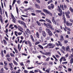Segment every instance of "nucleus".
Instances as JSON below:
<instances>
[{
  "label": "nucleus",
  "mask_w": 73,
  "mask_h": 73,
  "mask_svg": "<svg viewBox=\"0 0 73 73\" xmlns=\"http://www.w3.org/2000/svg\"><path fill=\"white\" fill-rule=\"evenodd\" d=\"M45 31L46 32L48 33L49 36H52L53 35V33L52 32V31L49 29H45Z\"/></svg>",
  "instance_id": "f257e3e1"
},
{
  "label": "nucleus",
  "mask_w": 73,
  "mask_h": 73,
  "mask_svg": "<svg viewBox=\"0 0 73 73\" xmlns=\"http://www.w3.org/2000/svg\"><path fill=\"white\" fill-rule=\"evenodd\" d=\"M47 46L48 47H49V46H51L48 48L49 49H50V48H53L55 46V44H53L52 43H48L47 44Z\"/></svg>",
  "instance_id": "f03ea898"
},
{
  "label": "nucleus",
  "mask_w": 73,
  "mask_h": 73,
  "mask_svg": "<svg viewBox=\"0 0 73 73\" xmlns=\"http://www.w3.org/2000/svg\"><path fill=\"white\" fill-rule=\"evenodd\" d=\"M17 33L18 35H21L22 34V33H18L17 31H15V35L17 36V37L18 36L17 35Z\"/></svg>",
  "instance_id": "7ed1b4c3"
},
{
  "label": "nucleus",
  "mask_w": 73,
  "mask_h": 73,
  "mask_svg": "<svg viewBox=\"0 0 73 73\" xmlns=\"http://www.w3.org/2000/svg\"><path fill=\"white\" fill-rule=\"evenodd\" d=\"M66 24L67 26H72V23H69L68 22H66Z\"/></svg>",
  "instance_id": "20e7f679"
},
{
  "label": "nucleus",
  "mask_w": 73,
  "mask_h": 73,
  "mask_svg": "<svg viewBox=\"0 0 73 73\" xmlns=\"http://www.w3.org/2000/svg\"><path fill=\"white\" fill-rule=\"evenodd\" d=\"M43 11L44 12H45V13H47V14L49 13V11H48L47 10L44 9H43Z\"/></svg>",
  "instance_id": "39448f33"
},
{
  "label": "nucleus",
  "mask_w": 73,
  "mask_h": 73,
  "mask_svg": "<svg viewBox=\"0 0 73 73\" xmlns=\"http://www.w3.org/2000/svg\"><path fill=\"white\" fill-rule=\"evenodd\" d=\"M60 41H63V40H64V36H62V35H61L60 36Z\"/></svg>",
  "instance_id": "423d86ee"
},
{
  "label": "nucleus",
  "mask_w": 73,
  "mask_h": 73,
  "mask_svg": "<svg viewBox=\"0 0 73 73\" xmlns=\"http://www.w3.org/2000/svg\"><path fill=\"white\" fill-rule=\"evenodd\" d=\"M30 37L31 38L32 41H33V42H35V39H34V38H33V36H32V35H30Z\"/></svg>",
  "instance_id": "0eeeda50"
},
{
  "label": "nucleus",
  "mask_w": 73,
  "mask_h": 73,
  "mask_svg": "<svg viewBox=\"0 0 73 73\" xmlns=\"http://www.w3.org/2000/svg\"><path fill=\"white\" fill-rule=\"evenodd\" d=\"M42 35L43 37H46V33L44 31H42Z\"/></svg>",
  "instance_id": "6e6552de"
},
{
  "label": "nucleus",
  "mask_w": 73,
  "mask_h": 73,
  "mask_svg": "<svg viewBox=\"0 0 73 73\" xmlns=\"http://www.w3.org/2000/svg\"><path fill=\"white\" fill-rule=\"evenodd\" d=\"M51 26L52 25H50L49 23H47V25L46 27H47V28H50Z\"/></svg>",
  "instance_id": "1a4fd4ad"
},
{
  "label": "nucleus",
  "mask_w": 73,
  "mask_h": 73,
  "mask_svg": "<svg viewBox=\"0 0 73 73\" xmlns=\"http://www.w3.org/2000/svg\"><path fill=\"white\" fill-rule=\"evenodd\" d=\"M46 20L47 21V22H48V23H50V24H52V22H51V21H50V20L48 19H46Z\"/></svg>",
  "instance_id": "9d476101"
},
{
  "label": "nucleus",
  "mask_w": 73,
  "mask_h": 73,
  "mask_svg": "<svg viewBox=\"0 0 73 73\" xmlns=\"http://www.w3.org/2000/svg\"><path fill=\"white\" fill-rule=\"evenodd\" d=\"M36 35L37 37L38 38H40V36H39V34L38 33V32H37L36 33Z\"/></svg>",
  "instance_id": "9b49d317"
},
{
  "label": "nucleus",
  "mask_w": 73,
  "mask_h": 73,
  "mask_svg": "<svg viewBox=\"0 0 73 73\" xmlns=\"http://www.w3.org/2000/svg\"><path fill=\"white\" fill-rule=\"evenodd\" d=\"M38 46H39V47L40 48V49H44V47H43V46H42L40 44H38Z\"/></svg>",
  "instance_id": "f8f14e48"
},
{
  "label": "nucleus",
  "mask_w": 73,
  "mask_h": 73,
  "mask_svg": "<svg viewBox=\"0 0 73 73\" xmlns=\"http://www.w3.org/2000/svg\"><path fill=\"white\" fill-rule=\"evenodd\" d=\"M52 21L53 23L54 24H55V25H56V21L54 20V19H52Z\"/></svg>",
  "instance_id": "ddd939ff"
},
{
  "label": "nucleus",
  "mask_w": 73,
  "mask_h": 73,
  "mask_svg": "<svg viewBox=\"0 0 73 73\" xmlns=\"http://www.w3.org/2000/svg\"><path fill=\"white\" fill-rule=\"evenodd\" d=\"M66 51L67 52L69 51V50H70V48H69V46H68L66 47Z\"/></svg>",
  "instance_id": "4468645a"
},
{
  "label": "nucleus",
  "mask_w": 73,
  "mask_h": 73,
  "mask_svg": "<svg viewBox=\"0 0 73 73\" xmlns=\"http://www.w3.org/2000/svg\"><path fill=\"white\" fill-rule=\"evenodd\" d=\"M69 14H70V12H69V11H68L67 12L65 13V14L66 16L68 15H69Z\"/></svg>",
  "instance_id": "2eb2a0df"
},
{
  "label": "nucleus",
  "mask_w": 73,
  "mask_h": 73,
  "mask_svg": "<svg viewBox=\"0 0 73 73\" xmlns=\"http://www.w3.org/2000/svg\"><path fill=\"white\" fill-rule=\"evenodd\" d=\"M35 6L37 8H40V6L38 5L35 4Z\"/></svg>",
  "instance_id": "dca6fc26"
},
{
  "label": "nucleus",
  "mask_w": 73,
  "mask_h": 73,
  "mask_svg": "<svg viewBox=\"0 0 73 73\" xmlns=\"http://www.w3.org/2000/svg\"><path fill=\"white\" fill-rule=\"evenodd\" d=\"M59 11L60 14H62V10H61V9H59Z\"/></svg>",
  "instance_id": "f3484780"
},
{
  "label": "nucleus",
  "mask_w": 73,
  "mask_h": 73,
  "mask_svg": "<svg viewBox=\"0 0 73 73\" xmlns=\"http://www.w3.org/2000/svg\"><path fill=\"white\" fill-rule=\"evenodd\" d=\"M13 63L14 64H15V65H18V64H17V62H16V61H15V60H13Z\"/></svg>",
  "instance_id": "a211bd4d"
},
{
  "label": "nucleus",
  "mask_w": 73,
  "mask_h": 73,
  "mask_svg": "<svg viewBox=\"0 0 73 73\" xmlns=\"http://www.w3.org/2000/svg\"><path fill=\"white\" fill-rule=\"evenodd\" d=\"M1 56L2 57H4V53H3V50L1 51Z\"/></svg>",
  "instance_id": "6ab92c4d"
},
{
  "label": "nucleus",
  "mask_w": 73,
  "mask_h": 73,
  "mask_svg": "<svg viewBox=\"0 0 73 73\" xmlns=\"http://www.w3.org/2000/svg\"><path fill=\"white\" fill-rule=\"evenodd\" d=\"M26 31L28 33L30 34H31V31H30L29 30V29H27Z\"/></svg>",
  "instance_id": "aec40b11"
},
{
  "label": "nucleus",
  "mask_w": 73,
  "mask_h": 73,
  "mask_svg": "<svg viewBox=\"0 0 73 73\" xmlns=\"http://www.w3.org/2000/svg\"><path fill=\"white\" fill-rule=\"evenodd\" d=\"M42 27H40L39 28V31L40 33H41V32H42Z\"/></svg>",
  "instance_id": "412c9836"
},
{
  "label": "nucleus",
  "mask_w": 73,
  "mask_h": 73,
  "mask_svg": "<svg viewBox=\"0 0 73 73\" xmlns=\"http://www.w3.org/2000/svg\"><path fill=\"white\" fill-rule=\"evenodd\" d=\"M18 29L19 30L20 32H23V29L22 28H21L20 29L18 28Z\"/></svg>",
  "instance_id": "4be33fe9"
},
{
  "label": "nucleus",
  "mask_w": 73,
  "mask_h": 73,
  "mask_svg": "<svg viewBox=\"0 0 73 73\" xmlns=\"http://www.w3.org/2000/svg\"><path fill=\"white\" fill-rule=\"evenodd\" d=\"M73 62V58H71V60H70V64H72Z\"/></svg>",
  "instance_id": "5701e85b"
},
{
  "label": "nucleus",
  "mask_w": 73,
  "mask_h": 73,
  "mask_svg": "<svg viewBox=\"0 0 73 73\" xmlns=\"http://www.w3.org/2000/svg\"><path fill=\"white\" fill-rule=\"evenodd\" d=\"M36 23L38 24V25H39V26H41V24H40V23H39L38 22V21H36Z\"/></svg>",
  "instance_id": "b1692460"
},
{
  "label": "nucleus",
  "mask_w": 73,
  "mask_h": 73,
  "mask_svg": "<svg viewBox=\"0 0 73 73\" xmlns=\"http://www.w3.org/2000/svg\"><path fill=\"white\" fill-rule=\"evenodd\" d=\"M50 52H46L45 53V55H50Z\"/></svg>",
  "instance_id": "393cba45"
},
{
  "label": "nucleus",
  "mask_w": 73,
  "mask_h": 73,
  "mask_svg": "<svg viewBox=\"0 0 73 73\" xmlns=\"http://www.w3.org/2000/svg\"><path fill=\"white\" fill-rule=\"evenodd\" d=\"M51 7L52 9H53L54 8V5L52 4H51Z\"/></svg>",
  "instance_id": "a878e982"
},
{
  "label": "nucleus",
  "mask_w": 73,
  "mask_h": 73,
  "mask_svg": "<svg viewBox=\"0 0 73 73\" xmlns=\"http://www.w3.org/2000/svg\"><path fill=\"white\" fill-rule=\"evenodd\" d=\"M9 66H10V67H12V66H13V64L12 63H9Z\"/></svg>",
  "instance_id": "bb28decb"
},
{
  "label": "nucleus",
  "mask_w": 73,
  "mask_h": 73,
  "mask_svg": "<svg viewBox=\"0 0 73 73\" xmlns=\"http://www.w3.org/2000/svg\"><path fill=\"white\" fill-rule=\"evenodd\" d=\"M29 40H28L27 41H26L25 42V44H26V45H28V43H29ZM28 42V43L27 42Z\"/></svg>",
  "instance_id": "cd10ccee"
},
{
  "label": "nucleus",
  "mask_w": 73,
  "mask_h": 73,
  "mask_svg": "<svg viewBox=\"0 0 73 73\" xmlns=\"http://www.w3.org/2000/svg\"><path fill=\"white\" fill-rule=\"evenodd\" d=\"M58 44H59L60 46H62V44H61V43L60 41H58Z\"/></svg>",
  "instance_id": "c85d7f7f"
},
{
  "label": "nucleus",
  "mask_w": 73,
  "mask_h": 73,
  "mask_svg": "<svg viewBox=\"0 0 73 73\" xmlns=\"http://www.w3.org/2000/svg\"><path fill=\"white\" fill-rule=\"evenodd\" d=\"M40 52L41 53V54H44V55H45V53H44V52H43L42 51H40Z\"/></svg>",
  "instance_id": "c756f323"
},
{
  "label": "nucleus",
  "mask_w": 73,
  "mask_h": 73,
  "mask_svg": "<svg viewBox=\"0 0 73 73\" xmlns=\"http://www.w3.org/2000/svg\"><path fill=\"white\" fill-rule=\"evenodd\" d=\"M3 41L5 44V45H7V42L6 41H5V40H3Z\"/></svg>",
  "instance_id": "7c9ffc66"
},
{
  "label": "nucleus",
  "mask_w": 73,
  "mask_h": 73,
  "mask_svg": "<svg viewBox=\"0 0 73 73\" xmlns=\"http://www.w3.org/2000/svg\"><path fill=\"white\" fill-rule=\"evenodd\" d=\"M55 31L57 33H60V31L56 29H55Z\"/></svg>",
  "instance_id": "2f4dec72"
},
{
  "label": "nucleus",
  "mask_w": 73,
  "mask_h": 73,
  "mask_svg": "<svg viewBox=\"0 0 73 73\" xmlns=\"http://www.w3.org/2000/svg\"><path fill=\"white\" fill-rule=\"evenodd\" d=\"M29 43L30 46H32V44L31 43V42L29 41Z\"/></svg>",
  "instance_id": "473e14b6"
},
{
  "label": "nucleus",
  "mask_w": 73,
  "mask_h": 73,
  "mask_svg": "<svg viewBox=\"0 0 73 73\" xmlns=\"http://www.w3.org/2000/svg\"><path fill=\"white\" fill-rule=\"evenodd\" d=\"M64 42L65 44H67V43L68 42V41L67 40H64Z\"/></svg>",
  "instance_id": "72a5a7b5"
},
{
  "label": "nucleus",
  "mask_w": 73,
  "mask_h": 73,
  "mask_svg": "<svg viewBox=\"0 0 73 73\" xmlns=\"http://www.w3.org/2000/svg\"><path fill=\"white\" fill-rule=\"evenodd\" d=\"M16 0H13L12 5H13V4H15V2H16Z\"/></svg>",
  "instance_id": "f704fd0d"
},
{
  "label": "nucleus",
  "mask_w": 73,
  "mask_h": 73,
  "mask_svg": "<svg viewBox=\"0 0 73 73\" xmlns=\"http://www.w3.org/2000/svg\"><path fill=\"white\" fill-rule=\"evenodd\" d=\"M14 50L15 51V52L16 53H18V52L17 51V50H16V48H14Z\"/></svg>",
  "instance_id": "c9c22d12"
},
{
  "label": "nucleus",
  "mask_w": 73,
  "mask_h": 73,
  "mask_svg": "<svg viewBox=\"0 0 73 73\" xmlns=\"http://www.w3.org/2000/svg\"><path fill=\"white\" fill-rule=\"evenodd\" d=\"M29 9H31V8H28L27 9H25V11H28V10H29Z\"/></svg>",
  "instance_id": "e433bc0d"
},
{
  "label": "nucleus",
  "mask_w": 73,
  "mask_h": 73,
  "mask_svg": "<svg viewBox=\"0 0 73 73\" xmlns=\"http://www.w3.org/2000/svg\"><path fill=\"white\" fill-rule=\"evenodd\" d=\"M7 60L8 61H9V62H10V61H11V58H7Z\"/></svg>",
  "instance_id": "4c0bfd02"
},
{
  "label": "nucleus",
  "mask_w": 73,
  "mask_h": 73,
  "mask_svg": "<svg viewBox=\"0 0 73 73\" xmlns=\"http://www.w3.org/2000/svg\"><path fill=\"white\" fill-rule=\"evenodd\" d=\"M33 68H34V67H28L27 69H33Z\"/></svg>",
  "instance_id": "58836bf2"
},
{
  "label": "nucleus",
  "mask_w": 73,
  "mask_h": 73,
  "mask_svg": "<svg viewBox=\"0 0 73 73\" xmlns=\"http://www.w3.org/2000/svg\"><path fill=\"white\" fill-rule=\"evenodd\" d=\"M16 19H13V23H16Z\"/></svg>",
  "instance_id": "ea45409f"
},
{
  "label": "nucleus",
  "mask_w": 73,
  "mask_h": 73,
  "mask_svg": "<svg viewBox=\"0 0 73 73\" xmlns=\"http://www.w3.org/2000/svg\"><path fill=\"white\" fill-rule=\"evenodd\" d=\"M39 21H40L41 22H45V21L44 20H43V19H40L39 20Z\"/></svg>",
  "instance_id": "a19ab883"
},
{
  "label": "nucleus",
  "mask_w": 73,
  "mask_h": 73,
  "mask_svg": "<svg viewBox=\"0 0 73 73\" xmlns=\"http://www.w3.org/2000/svg\"><path fill=\"white\" fill-rule=\"evenodd\" d=\"M62 58H63V60L64 61H66V59H65V57H62Z\"/></svg>",
  "instance_id": "79ce46f5"
},
{
  "label": "nucleus",
  "mask_w": 73,
  "mask_h": 73,
  "mask_svg": "<svg viewBox=\"0 0 73 73\" xmlns=\"http://www.w3.org/2000/svg\"><path fill=\"white\" fill-rule=\"evenodd\" d=\"M10 55H11V56H12V57H14L15 56V55L13 53H11L10 54Z\"/></svg>",
  "instance_id": "37998d69"
},
{
  "label": "nucleus",
  "mask_w": 73,
  "mask_h": 73,
  "mask_svg": "<svg viewBox=\"0 0 73 73\" xmlns=\"http://www.w3.org/2000/svg\"><path fill=\"white\" fill-rule=\"evenodd\" d=\"M49 63L50 65H53V63L52 62H49Z\"/></svg>",
  "instance_id": "c03bdc74"
},
{
  "label": "nucleus",
  "mask_w": 73,
  "mask_h": 73,
  "mask_svg": "<svg viewBox=\"0 0 73 73\" xmlns=\"http://www.w3.org/2000/svg\"><path fill=\"white\" fill-rule=\"evenodd\" d=\"M62 48L64 51H65V50H66L65 49V48L64 46H62Z\"/></svg>",
  "instance_id": "a18cd8bd"
},
{
  "label": "nucleus",
  "mask_w": 73,
  "mask_h": 73,
  "mask_svg": "<svg viewBox=\"0 0 73 73\" xmlns=\"http://www.w3.org/2000/svg\"><path fill=\"white\" fill-rule=\"evenodd\" d=\"M40 44V42L38 41L35 44V45H38V44Z\"/></svg>",
  "instance_id": "49530a36"
},
{
  "label": "nucleus",
  "mask_w": 73,
  "mask_h": 73,
  "mask_svg": "<svg viewBox=\"0 0 73 73\" xmlns=\"http://www.w3.org/2000/svg\"><path fill=\"white\" fill-rule=\"evenodd\" d=\"M55 56L56 58H59V57H60V56L58 54L55 55Z\"/></svg>",
  "instance_id": "de8ad7c7"
},
{
  "label": "nucleus",
  "mask_w": 73,
  "mask_h": 73,
  "mask_svg": "<svg viewBox=\"0 0 73 73\" xmlns=\"http://www.w3.org/2000/svg\"><path fill=\"white\" fill-rule=\"evenodd\" d=\"M4 64L5 65H7L8 64V63H7V62L6 61H5L4 62Z\"/></svg>",
  "instance_id": "09e8293b"
},
{
  "label": "nucleus",
  "mask_w": 73,
  "mask_h": 73,
  "mask_svg": "<svg viewBox=\"0 0 73 73\" xmlns=\"http://www.w3.org/2000/svg\"><path fill=\"white\" fill-rule=\"evenodd\" d=\"M15 60L17 61V62H19V59L17 58V57H16L15 58Z\"/></svg>",
  "instance_id": "8fccbe9b"
},
{
  "label": "nucleus",
  "mask_w": 73,
  "mask_h": 73,
  "mask_svg": "<svg viewBox=\"0 0 73 73\" xmlns=\"http://www.w3.org/2000/svg\"><path fill=\"white\" fill-rule=\"evenodd\" d=\"M0 13L1 15H2V10L1 7L0 8Z\"/></svg>",
  "instance_id": "3c124183"
},
{
  "label": "nucleus",
  "mask_w": 73,
  "mask_h": 73,
  "mask_svg": "<svg viewBox=\"0 0 73 73\" xmlns=\"http://www.w3.org/2000/svg\"><path fill=\"white\" fill-rule=\"evenodd\" d=\"M40 38L41 40H42V41H43V40H44V37H43V36H41L40 37Z\"/></svg>",
  "instance_id": "603ef678"
},
{
  "label": "nucleus",
  "mask_w": 73,
  "mask_h": 73,
  "mask_svg": "<svg viewBox=\"0 0 73 73\" xmlns=\"http://www.w3.org/2000/svg\"><path fill=\"white\" fill-rule=\"evenodd\" d=\"M68 64V62H65L62 63V64Z\"/></svg>",
  "instance_id": "864d4df0"
},
{
  "label": "nucleus",
  "mask_w": 73,
  "mask_h": 73,
  "mask_svg": "<svg viewBox=\"0 0 73 73\" xmlns=\"http://www.w3.org/2000/svg\"><path fill=\"white\" fill-rule=\"evenodd\" d=\"M50 28L51 30H54V28H53V27H52V26L50 27Z\"/></svg>",
  "instance_id": "5fc2aeb1"
},
{
  "label": "nucleus",
  "mask_w": 73,
  "mask_h": 73,
  "mask_svg": "<svg viewBox=\"0 0 73 73\" xmlns=\"http://www.w3.org/2000/svg\"><path fill=\"white\" fill-rule=\"evenodd\" d=\"M16 9L17 13H19V10H18V8H17V7H16Z\"/></svg>",
  "instance_id": "6e6d98bb"
},
{
  "label": "nucleus",
  "mask_w": 73,
  "mask_h": 73,
  "mask_svg": "<svg viewBox=\"0 0 73 73\" xmlns=\"http://www.w3.org/2000/svg\"><path fill=\"white\" fill-rule=\"evenodd\" d=\"M6 57H10V55L9 54H7L6 56Z\"/></svg>",
  "instance_id": "4d7b16f0"
},
{
  "label": "nucleus",
  "mask_w": 73,
  "mask_h": 73,
  "mask_svg": "<svg viewBox=\"0 0 73 73\" xmlns=\"http://www.w3.org/2000/svg\"><path fill=\"white\" fill-rule=\"evenodd\" d=\"M34 72L35 73H37L38 72V70H34Z\"/></svg>",
  "instance_id": "13d9d810"
},
{
  "label": "nucleus",
  "mask_w": 73,
  "mask_h": 73,
  "mask_svg": "<svg viewBox=\"0 0 73 73\" xmlns=\"http://www.w3.org/2000/svg\"><path fill=\"white\" fill-rule=\"evenodd\" d=\"M36 12H41V11L38 10H36Z\"/></svg>",
  "instance_id": "bf43d9fd"
},
{
  "label": "nucleus",
  "mask_w": 73,
  "mask_h": 73,
  "mask_svg": "<svg viewBox=\"0 0 73 73\" xmlns=\"http://www.w3.org/2000/svg\"><path fill=\"white\" fill-rule=\"evenodd\" d=\"M62 59H63V58L62 57L61 58L60 60V62H61L62 61Z\"/></svg>",
  "instance_id": "052dcab7"
},
{
  "label": "nucleus",
  "mask_w": 73,
  "mask_h": 73,
  "mask_svg": "<svg viewBox=\"0 0 73 73\" xmlns=\"http://www.w3.org/2000/svg\"><path fill=\"white\" fill-rule=\"evenodd\" d=\"M1 72H4V68H2L0 70Z\"/></svg>",
  "instance_id": "680f3d73"
},
{
  "label": "nucleus",
  "mask_w": 73,
  "mask_h": 73,
  "mask_svg": "<svg viewBox=\"0 0 73 73\" xmlns=\"http://www.w3.org/2000/svg\"><path fill=\"white\" fill-rule=\"evenodd\" d=\"M45 72H47V73H49V70L48 69L46 70Z\"/></svg>",
  "instance_id": "e2e57ef3"
},
{
  "label": "nucleus",
  "mask_w": 73,
  "mask_h": 73,
  "mask_svg": "<svg viewBox=\"0 0 73 73\" xmlns=\"http://www.w3.org/2000/svg\"><path fill=\"white\" fill-rule=\"evenodd\" d=\"M38 3H40V1L39 0H35Z\"/></svg>",
  "instance_id": "0e129e2a"
},
{
  "label": "nucleus",
  "mask_w": 73,
  "mask_h": 73,
  "mask_svg": "<svg viewBox=\"0 0 73 73\" xmlns=\"http://www.w3.org/2000/svg\"><path fill=\"white\" fill-rule=\"evenodd\" d=\"M24 73H28V71L27 70H25L24 71Z\"/></svg>",
  "instance_id": "69168bd1"
},
{
  "label": "nucleus",
  "mask_w": 73,
  "mask_h": 73,
  "mask_svg": "<svg viewBox=\"0 0 73 73\" xmlns=\"http://www.w3.org/2000/svg\"><path fill=\"white\" fill-rule=\"evenodd\" d=\"M70 11H71L72 12H73V9H72V8H70Z\"/></svg>",
  "instance_id": "338daca9"
},
{
  "label": "nucleus",
  "mask_w": 73,
  "mask_h": 73,
  "mask_svg": "<svg viewBox=\"0 0 73 73\" xmlns=\"http://www.w3.org/2000/svg\"><path fill=\"white\" fill-rule=\"evenodd\" d=\"M30 73H35L34 72H33V71H31L30 72H29Z\"/></svg>",
  "instance_id": "774afa93"
}]
</instances>
